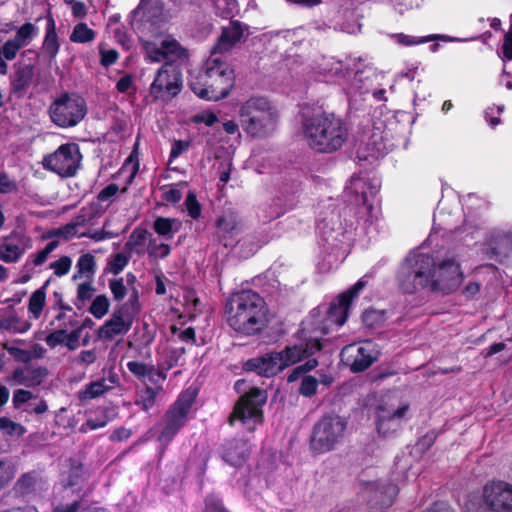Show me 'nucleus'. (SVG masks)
Returning a JSON list of instances; mask_svg holds the SVG:
<instances>
[{
  "mask_svg": "<svg viewBox=\"0 0 512 512\" xmlns=\"http://www.w3.org/2000/svg\"><path fill=\"white\" fill-rule=\"evenodd\" d=\"M402 274L412 281V287L403 284L408 293L421 287L449 294L456 291L463 281L460 265L453 257L436 261L431 255L421 252L406 258Z\"/></svg>",
  "mask_w": 512,
  "mask_h": 512,
  "instance_id": "nucleus-1",
  "label": "nucleus"
},
{
  "mask_svg": "<svg viewBox=\"0 0 512 512\" xmlns=\"http://www.w3.org/2000/svg\"><path fill=\"white\" fill-rule=\"evenodd\" d=\"M225 318L234 331L246 336L262 334L271 320L264 298L252 290H242L228 298Z\"/></svg>",
  "mask_w": 512,
  "mask_h": 512,
  "instance_id": "nucleus-2",
  "label": "nucleus"
},
{
  "mask_svg": "<svg viewBox=\"0 0 512 512\" xmlns=\"http://www.w3.org/2000/svg\"><path fill=\"white\" fill-rule=\"evenodd\" d=\"M301 126L304 141L315 152H335L348 138V129L343 120L331 113L304 115Z\"/></svg>",
  "mask_w": 512,
  "mask_h": 512,
  "instance_id": "nucleus-3",
  "label": "nucleus"
},
{
  "mask_svg": "<svg viewBox=\"0 0 512 512\" xmlns=\"http://www.w3.org/2000/svg\"><path fill=\"white\" fill-rule=\"evenodd\" d=\"M189 86L199 98L218 101L233 88L234 71L223 57L211 53L204 64V71L191 79Z\"/></svg>",
  "mask_w": 512,
  "mask_h": 512,
  "instance_id": "nucleus-4",
  "label": "nucleus"
},
{
  "mask_svg": "<svg viewBox=\"0 0 512 512\" xmlns=\"http://www.w3.org/2000/svg\"><path fill=\"white\" fill-rule=\"evenodd\" d=\"M240 126L250 137L262 138L274 132L278 122L276 107L265 97L254 96L240 104Z\"/></svg>",
  "mask_w": 512,
  "mask_h": 512,
  "instance_id": "nucleus-5",
  "label": "nucleus"
},
{
  "mask_svg": "<svg viewBox=\"0 0 512 512\" xmlns=\"http://www.w3.org/2000/svg\"><path fill=\"white\" fill-rule=\"evenodd\" d=\"M410 410L408 400L397 392L383 395L375 407V423L379 434L388 436L396 432Z\"/></svg>",
  "mask_w": 512,
  "mask_h": 512,
  "instance_id": "nucleus-6",
  "label": "nucleus"
},
{
  "mask_svg": "<svg viewBox=\"0 0 512 512\" xmlns=\"http://www.w3.org/2000/svg\"><path fill=\"white\" fill-rule=\"evenodd\" d=\"M196 394L195 389L189 388L185 390L178 397L174 405L166 412L163 419V427L158 436V441L163 450L184 426L196 398Z\"/></svg>",
  "mask_w": 512,
  "mask_h": 512,
  "instance_id": "nucleus-7",
  "label": "nucleus"
},
{
  "mask_svg": "<svg viewBox=\"0 0 512 512\" xmlns=\"http://www.w3.org/2000/svg\"><path fill=\"white\" fill-rule=\"evenodd\" d=\"M140 310L139 292L132 288L127 302L115 310L110 319L99 329V337L102 339H114L117 336L126 334L133 322V318Z\"/></svg>",
  "mask_w": 512,
  "mask_h": 512,
  "instance_id": "nucleus-8",
  "label": "nucleus"
},
{
  "mask_svg": "<svg viewBox=\"0 0 512 512\" xmlns=\"http://www.w3.org/2000/svg\"><path fill=\"white\" fill-rule=\"evenodd\" d=\"M347 423L338 415H326L313 429L311 448L316 453H325L334 449L344 437Z\"/></svg>",
  "mask_w": 512,
  "mask_h": 512,
  "instance_id": "nucleus-9",
  "label": "nucleus"
},
{
  "mask_svg": "<svg viewBox=\"0 0 512 512\" xmlns=\"http://www.w3.org/2000/svg\"><path fill=\"white\" fill-rule=\"evenodd\" d=\"M266 401L267 395L264 390L251 388L235 405L230 422L233 424L239 421L248 430L253 431L263 420L262 407Z\"/></svg>",
  "mask_w": 512,
  "mask_h": 512,
  "instance_id": "nucleus-10",
  "label": "nucleus"
},
{
  "mask_svg": "<svg viewBox=\"0 0 512 512\" xmlns=\"http://www.w3.org/2000/svg\"><path fill=\"white\" fill-rule=\"evenodd\" d=\"M380 185L376 179L352 177L346 186V196L349 202L356 206L355 215L359 219L368 220L371 217L373 201Z\"/></svg>",
  "mask_w": 512,
  "mask_h": 512,
  "instance_id": "nucleus-11",
  "label": "nucleus"
},
{
  "mask_svg": "<svg viewBox=\"0 0 512 512\" xmlns=\"http://www.w3.org/2000/svg\"><path fill=\"white\" fill-rule=\"evenodd\" d=\"M367 280L362 277L350 289L340 294L327 310L326 316L322 321V332L324 334L334 329H338L347 320L351 303L360 291L366 286Z\"/></svg>",
  "mask_w": 512,
  "mask_h": 512,
  "instance_id": "nucleus-12",
  "label": "nucleus"
},
{
  "mask_svg": "<svg viewBox=\"0 0 512 512\" xmlns=\"http://www.w3.org/2000/svg\"><path fill=\"white\" fill-rule=\"evenodd\" d=\"M182 88V76L179 69L171 64H164L156 73L150 85V95L154 100H170L177 96Z\"/></svg>",
  "mask_w": 512,
  "mask_h": 512,
  "instance_id": "nucleus-13",
  "label": "nucleus"
},
{
  "mask_svg": "<svg viewBox=\"0 0 512 512\" xmlns=\"http://www.w3.org/2000/svg\"><path fill=\"white\" fill-rule=\"evenodd\" d=\"M16 360L22 361L23 366L14 370L11 380L17 385L27 387L40 385L47 376L46 368L36 365L33 360L42 354H14Z\"/></svg>",
  "mask_w": 512,
  "mask_h": 512,
  "instance_id": "nucleus-14",
  "label": "nucleus"
},
{
  "mask_svg": "<svg viewBox=\"0 0 512 512\" xmlns=\"http://www.w3.org/2000/svg\"><path fill=\"white\" fill-rule=\"evenodd\" d=\"M300 354H261L248 360L244 368L259 375L270 377L289 365L288 361H296Z\"/></svg>",
  "mask_w": 512,
  "mask_h": 512,
  "instance_id": "nucleus-15",
  "label": "nucleus"
},
{
  "mask_svg": "<svg viewBox=\"0 0 512 512\" xmlns=\"http://www.w3.org/2000/svg\"><path fill=\"white\" fill-rule=\"evenodd\" d=\"M484 505L494 512H512V484L491 481L483 488Z\"/></svg>",
  "mask_w": 512,
  "mask_h": 512,
  "instance_id": "nucleus-16",
  "label": "nucleus"
},
{
  "mask_svg": "<svg viewBox=\"0 0 512 512\" xmlns=\"http://www.w3.org/2000/svg\"><path fill=\"white\" fill-rule=\"evenodd\" d=\"M148 55L152 61L169 60H185L188 58V51L172 36L165 37L160 46H152L148 48Z\"/></svg>",
  "mask_w": 512,
  "mask_h": 512,
  "instance_id": "nucleus-17",
  "label": "nucleus"
},
{
  "mask_svg": "<svg viewBox=\"0 0 512 512\" xmlns=\"http://www.w3.org/2000/svg\"><path fill=\"white\" fill-rule=\"evenodd\" d=\"M243 37L242 25L238 21H231L228 26L223 27L221 34L211 50V53L224 58Z\"/></svg>",
  "mask_w": 512,
  "mask_h": 512,
  "instance_id": "nucleus-18",
  "label": "nucleus"
},
{
  "mask_svg": "<svg viewBox=\"0 0 512 512\" xmlns=\"http://www.w3.org/2000/svg\"><path fill=\"white\" fill-rule=\"evenodd\" d=\"M127 367L138 378L144 381H148L152 384H158L166 379L165 372L172 367L170 363L167 367H159L155 369L154 366L146 365L138 361H130L127 363Z\"/></svg>",
  "mask_w": 512,
  "mask_h": 512,
  "instance_id": "nucleus-19",
  "label": "nucleus"
},
{
  "mask_svg": "<svg viewBox=\"0 0 512 512\" xmlns=\"http://www.w3.org/2000/svg\"><path fill=\"white\" fill-rule=\"evenodd\" d=\"M317 68L318 73L329 81H340L349 75V65L334 57H323Z\"/></svg>",
  "mask_w": 512,
  "mask_h": 512,
  "instance_id": "nucleus-20",
  "label": "nucleus"
},
{
  "mask_svg": "<svg viewBox=\"0 0 512 512\" xmlns=\"http://www.w3.org/2000/svg\"><path fill=\"white\" fill-rule=\"evenodd\" d=\"M117 382V375L110 373L108 378H102L87 385L84 390L78 392V397L80 400L94 399L103 395L106 391L112 389L117 384Z\"/></svg>",
  "mask_w": 512,
  "mask_h": 512,
  "instance_id": "nucleus-21",
  "label": "nucleus"
},
{
  "mask_svg": "<svg viewBox=\"0 0 512 512\" xmlns=\"http://www.w3.org/2000/svg\"><path fill=\"white\" fill-rule=\"evenodd\" d=\"M85 100L78 95H66V126L77 125L86 115Z\"/></svg>",
  "mask_w": 512,
  "mask_h": 512,
  "instance_id": "nucleus-22",
  "label": "nucleus"
},
{
  "mask_svg": "<svg viewBox=\"0 0 512 512\" xmlns=\"http://www.w3.org/2000/svg\"><path fill=\"white\" fill-rule=\"evenodd\" d=\"M152 235L144 228H135L125 243V250L130 254L144 255L149 247Z\"/></svg>",
  "mask_w": 512,
  "mask_h": 512,
  "instance_id": "nucleus-23",
  "label": "nucleus"
},
{
  "mask_svg": "<svg viewBox=\"0 0 512 512\" xmlns=\"http://www.w3.org/2000/svg\"><path fill=\"white\" fill-rule=\"evenodd\" d=\"M85 218L80 216L77 218V221L73 224H66V239L68 237H88L93 239L94 241H102L105 239L113 238V233L106 232L104 230H95L89 231L86 229H82V224L84 223Z\"/></svg>",
  "mask_w": 512,
  "mask_h": 512,
  "instance_id": "nucleus-24",
  "label": "nucleus"
},
{
  "mask_svg": "<svg viewBox=\"0 0 512 512\" xmlns=\"http://www.w3.org/2000/svg\"><path fill=\"white\" fill-rule=\"evenodd\" d=\"M34 76L32 65L25 64L17 68L14 76L11 78V91L14 94L22 95L30 86Z\"/></svg>",
  "mask_w": 512,
  "mask_h": 512,
  "instance_id": "nucleus-25",
  "label": "nucleus"
},
{
  "mask_svg": "<svg viewBox=\"0 0 512 512\" xmlns=\"http://www.w3.org/2000/svg\"><path fill=\"white\" fill-rule=\"evenodd\" d=\"M135 14L151 24L162 21V7L158 0H141L135 9Z\"/></svg>",
  "mask_w": 512,
  "mask_h": 512,
  "instance_id": "nucleus-26",
  "label": "nucleus"
},
{
  "mask_svg": "<svg viewBox=\"0 0 512 512\" xmlns=\"http://www.w3.org/2000/svg\"><path fill=\"white\" fill-rule=\"evenodd\" d=\"M249 454L248 444L244 441L230 442L224 452V459L233 466H239L245 462Z\"/></svg>",
  "mask_w": 512,
  "mask_h": 512,
  "instance_id": "nucleus-27",
  "label": "nucleus"
},
{
  "mask_svg": "<svg viewBox=\"0 0 512 512\" xmlns=\"http://www.w3.org/2000/svg\"><path fill=\"white\" fill-rule=\"evenodd\" d=\"M181 228V221L176 218L157 217L153 223L154 231L165 239H172Z\"/></svg>",
  "mask_w": 512,
  "mask_h": 512,
  "instance_id": "nucleus-28",
  "label": "nucleus"
},
{
  "mask_svg": "<svg viewBox=\"0 0 512 512\" xmlns=\"http://www.w3.org/2000/svg\"><path fill=\"white\" fill-rule=\"evenodd\" d=\"M58 37L55 31V23L52 18H49L46 26V35L43 42V53L47 54L50 59L55 58L59 50Z\"/></svg>",
  "mask_w": 512,
  "mask_h": 512,
  "instance_id": "nucleus-29",
  "label": "nucleus"
},
{
  "mask_svg": "<svg viewBox=\"0 0 512 512\" xmlns=\"http://www.w3.org/2000/svg\"><path fill=\"white\" fill-rule=\"evenodd\" d=\"M82 154L75 143L66 144V177L74 176L81 167Z\"/></svg>",
  "mask_w": 512,
  "mask_h": 512,
  "instance_id": "nucleus-30",
  "label": "nucleus"
},
{
  "mask_svg": "<svg viewBox=\"0 0 512 512\" xmlns=\"http://www.w3.org/2000/svg\"><path fill=\"white\" fill-rule=\"evenodd\" d=\"M69 38L73 43L89 44L95 40L96 32L86 23L80 22L74 26Z\"/></svg>",
  "mask_w": 512,
  "mask_h": 512,
  "instance_id": "nucleus-31",
  "label": "nucleus"
},
{
  "mask_svg": "<svg viewBox=\"0 0 512 512\" xmlns=\"http://www.w3.org/2000/svg\"><path fill=\"white\" fill-rule=\"evenodd\" d=\"M61 157H64V144L60 145L54 153L44 157V168L56 172L61 177H64V166Z\"/></svg>",
  "mask_w": 512,
  "mask_h": 512,
  "instance_id": "nucleus-32",
  "label": "nucleus"
},
{
  "mask_svg": "<svg viewBox=\"0 0 512 512\" xmlns=\"http://www.w3.org/2000/svg\"><path fill=\"white\" fill-rule=\"evenodd\" d=\"M95 261L90 254L82 255L77 262V274L73 276L74 280H90L94 272Z\"/></svg>",
  "mask_w": 512,
  "mask_h": 512,
  "instance_id": "nucleus-33",
  "label": "nucleus"
},
{
  "mask_svg": "<svg viewBox=\"0 0 512 512\" xmlns=\"http://www.w3.org/2000/svg\"><path fill=\"white\" fill-rule=\"evenodd\" d=\"M130 258L131 254L127 250L113 254L108 259L106 270L114 275H118L127 266Z\"/></svg>",
  "mask_w": 512,
  "mask_h": 512,
  "instance_id": "nucleus-34",
  "label": "nucleus"
},
{
  "mask_svg": "<svg viewBox=\"0 0 512 512\" xmlns=\"http://www.w3.org/2000/svg\"><path fill=\"white\" fill-rule=\"evenodd\" d=\"M29 327L30 324L27 321L21 320L16 315L12 314L0 317V330L23 333L27 331Z\"/></svg>",
  "mask_w": 512,
  "mask_h": 512,
  "instance_id": "nucleus-35",
  "label": "nucleus"
},
{
  "mask_svg": "<svg viewBox=\"0 0 512 512\" xmlns=\"http://www.w3.org/2000/svg\"><path fill=\"white\" fill-rule=\"evenodd\" d=\"M22 255V251L17 244L11 243L5 239L0 245V260L6 263L16 262Z\"/></svg>",
  "mask_w": 512,
  "mask_h": 512,
  "instance_id": "nucleus-36",
  "label": "nucleus"
},
{
  "mask_svg": "<svg viewBox=\"0 0 512 512\" xmlns=\"http://www.w3.org/2000/svg\"><path fill=\"white\" fill-rule=\"evenodd\" d=\"M362 320L367 328L374 330L382 327L387 318L384 311L370 309L363 313Z\"/></svg>",
  "mask_w": 512,
  "mask_h": 512,
  "instance_id": "nucleus-37",
  "label": "nucleus"
},
{
  "mask_svg": "<svg viewBox=\"0 0 512 512\" xmlns=\"http://www.w3.org/2000/svg\"><path fill=\"white\" fill-rule=\"evenodd\" d=\"M391 37L395 40L396 43H398L400 45L414 46V45L427 43L429 41H432V40L438 38L439 36L429 35V36H425V37H416V36H411V35H407L404 33H396V34L391 35Z\"/></svg>",
  "mask_w": 512,
  "mask_h": 512,
  "instance_id": "nucleus-38",
  "label": "nucleus"
},
{
  "mask_svg": "<svg viewBox=\"0 0 512 512\" xmlns=\"http://www.w3.org/2000/svg\"><path fill=\"white\" fill-rule=\"evenodd\" d=\"M36 485V474L34 472H28L23 474L15 484V490L21 495H27L31 493Z\"/></svg>",
  "mask_w": 512,
  "mask_h": 512,
  "instance_id": "nucleus-39",
  "label": "nucleus"
},
{
  "mask_svg": "<svg viewBox=\"0 0 512 512\" xmlns=\"http://www.w3.org/2000/svg\"><path fill=\"white\" fill-rule=\"evenodd\" d=\"M363 487L366 491L385 494L388 501H382L383 504L390 503L392 498L398 493V487L396 485L380 486L378 482H366L363 483Z\"/></svg>",
  "mask_w": 512,
  "mask_h": 512,
  "instance_id": "nucleus-40",
  "label": "nucleus"
},
{
  "mask_svg": "<svg viewBox=\"0 0 512 512\" xmlns=\"http://www.w3.org/2000/svg\"><path fill=\"white\" fill-rule=\"evenodd\" d=\"M37 34V27L28 22L22 25L13 38L17 43L20 44L21 47H24L29 44L32 38Z\"/></svg>",
  "mask_w": 512,
  "mask_h": 512,
  "instance_id": "nucleus-41",
  "label": "nucleus"
},
{
  "mask_svg": "<svg viewBox=\"0 0 512 512\" xmlns=\"http://www.w3.org/2000/svg\"><path fill=\"white\" fill-rule=\"evenodd\" d=\"M110 302L105 295H98L91 303L90 313L97 319L103 318L109 311Z\"/></svg>",
  "mask_w": 512,
  "mask_h": 512,
  "instance_id": "nucleus-42",
  "label": "nucleus"
},
{
  "mask_svg": "<svg viewBox=\"0 0 512 512\" xmlns=\"http://www.w3.org/2000/svg\"><path fill=\"white\" fill-rule=\"evenodd\" d=\"M216 13L222 18L232 17L238 10L236 0H214Z\"/></svg>",
  "mask_w": 512,
  "mask_h": 512,
  "instance_id": "nucleus-43",
  "label": "nucleus"
},
{
  "mask_svg": "<svg viewBox=\"0 0 512 512\" xmlns=\"http://www.w3.org/2000/svg\"><path fill=\"white\" fill-rule=\"evenodd\" d=\"M49 281L50 280H48L42 288L36 290L30 296V299H29V310L36 317L39 316V314L41 313V311H42V309L44 307V304H45L44 288L49 283Z\"/></svg>",
  "mask_w": 512,
  "mask_h": 512,
  "instance_id": "nucleus-44",
  "label": "nucleus"
},
{
  "mask_svg": "<svg viewBox=\"0 0 512 512\" xmlns=\"http://www.w3.org/2000/svg\"><path fill=\"white\" fill-rule=\"evenodd\" d=\"M156 395V390L146 387L139 392L136 399V405L140 406L143 410L148 411L154 406Z\"/></svg>",
  "mask_w": 512,
  "mask_h": 512,
  "instance_id": "nucleus-45",
  "label": "nucleus"
},
{
  "mask_svg": "<svg viewBox=\"0 0 512 512\" xmlns=\"http://www.w3.org/2000/svg\"><path fill=\"white\" fill-rule=\"evenodd\" d=\"M218 231L223 236L231 235L238 226L236 216L232 213L223 215L217 222Z\"/></svg>",
  "mask_w": 512,
  "mask_h": 512,
  "instance_id": "nucleus-46",
  "label": "nucleus"
},
{
  "mask_svg": "<svg viewBox=\"0 0 512 512\" xmlns=\"http://www.w3.org/2000/svg\"><path fill=\"white\" fill-rule=\"evenodd\" d=\"M94 288L90 282V280H83L78 284L77 287V299L76 305L80 308L85 304L87 300H90L93 296Z\"/></svg>",
  "mask_w": 512,
  "mask_h": 512,
  "instance_id": "nucleus-47",
  "label": "nucleus"
},
{
  "mask_svg": "<svg viewBox=\"0 0 512 512\" xmlns=\"http://www.w3.org/2000/svg\"><path fill=\"white\" fill-rule=\"evenodd\" d=\"M512 250V238L510 235L498 236L492 247L493 254L497 256H508Z\"/></svg>",
  "mask_w": 512,
  "mask_h": 512,
  "instance_id": "nucleus-48",
  "label": "nucleus"
},
{
  "mask_svg": "<svg viewBox=\"0 0 512 512\" xmlns=\"http://www.w3.org/2000/svg\"><path fill=\"white\" fill-rule=\"evenodd\" d=\"M64 95H60L50 107L52 121L60 127H64Z\"/></svg>",
  "mask_w": 512,
  "mask_h": 512,
  "instance_id": "nucleus-49",
  "label": "nucleus"
},
{
  "mask_svg": "<svg viewBox=\"0 0 512 512\" xmlns=\"http://www.w3.org/2000/svg\"><path fill=\"white\" fill-rule=\"evenodd\" d=\"M85 482V472L80 463L72 462L69 471V486H79V489Z\"/></svg>",
  "mask_w": 512,
  "mask_h": 512,
  "instance_id": "nucleus-50",
  "label": "nucleus"
},
{
  "mask_svg": "<svg viewBox=\"0 0 512 512\" xmlns=\"http://www.w3.org/2000/svg\"><path fill=\"white\" fill-rule=\"evenodd\" d=\"M109 288L116 301H122L128 295V288L123 277L111 279L109 281Z\"/></svg>",
  "mask_w": 512,
  "mask_h": 512,
  "instance_id": "nucleus-51",
  "label": "nucleus"
},
{
  "mask_svg": "<svg viewBox=\"0 0 512 512\" xmlns=\"http://www.w3.org/2000/svg\"><path fill=\"white\" fill-rule=\"evenodd\" d=\"M147 252L150 257L165 258L170 253V246L165 243H158L151 238Z\"/></svg>",
  "mask_w": 512,
  "mask_h": 512,
  "instance_id": "nucleus-52",
  "label": "nucleus"
},
{
  "mask_svg": "<svg viewBox=\"0 0 512 512\" xmlns=\"http://www.w3.org/2000/svg\"><path fill=\"white\" fill-rule=\"evenodd\" d=\"M376 360L377 359L371 357L370 354H358L357 357L353 360L350 369L355 373L364 371Z\"/></svg>",
  "mask_w": 512,
  "mask_h": 512,
  "instance_id": "nucleus-53",
  "label": "nucleus"
},
{
  "mask_svg": "<svg viewBox=\"0 0 512 512\" xmlns=\"http://www.w3.org/2000/svg\"><path fill=\"white\" fill-rule=\"evenodd\" d=\"M191 121L194 124H205L206 126L211 127L218 122V117L215 113L205 110L193 115L191 117Z\"/></svg>",
  "mask_w": 512,
  "mask_h": 512,
  "instance_id": "nucleus-54",
  "label": "nucleus"
},
{
  "mask_svg": "<svg viewBox=\"0 0 512 512\" xmlns=\"http://www.w3.org/2000/svg\"><path fill=\"white\" fill-rule=\"evenodd\" d=\"M21 48L22 47L20 46V44L17 43L14 39H9L1 47L0 55H2L4 59L11 61L16 57L18 51Z\"/></svg>",
  "mask_w": 512,
  "mask_h": 512,
  "instance_id": "nucleus-55",
  "label": "nucleus"
},
{
  "mask_svg": "<svg viewBox=\"0 0 512 512\" xmlns=\"http://www.w3.org/2000/svg\"><path fill=\"white\" fill-rule=\"evenodd\" d=\"M0 430L11 436L15 434L22 435L24 433V429L20 424L6 417H0Z\"/></svg>",
  "mask_w": 512,
  "mask_h": 512,
  "instance_id": "nucleus-56",
  "label": "nucleus"
},
{
  "mask_svg": "<svg viewBox=\"0 0 512 512\" xmlns=\"http://www.w3.org/2000/svg\"><path fill=\"white\" fill-rule=\"evenodd\" d=\"M318 381L312 376H305L301 381L299 392L305 397H311L316 393Z\"/></svg>",
  "mask_w": 512,
  "mask_h": 512,
  "instance_id": "nucleus-57",
  "label": "nucleus"
},
{
  "mask_svg": "<svg viewBox=\"0 0 512 512\" xmlns=\"http://www.w3.org/2000/svg\"><path fill=\"white\" fill-rule=\"evenodd\" d=\"M185 206L188 214L193 218H199L201 214V206L197 201L196 195L193 192H189L185 199Z\"/></svg>",
  "mask_w": 512,
  "mask_h": 512,
  "instance_id": "nucleus-58",
  "label": "nucleus"
},
{
  "mask_svg": "<svg viewBox=\"0 0 512 512\" xmlns=\"http://www.w3.org/2000/svg\"><path fill=\"white\" fill-rule=\"evenodd\" d=\"M316 366L317 361L315 359H309L305 364L298 365L293 369L292 373L288 376V381L293 382L297 380L301 374L313 370Z\"/></svg>",
  "mask_w": 512,
  "mask_h": 512,
  "instance_id": "nucleus-59",
  "label": "nucleus"
},
{
  "mask_svg": "<svg viewBox=\"0 0 512 512\" xmlns=\"http://www.w3.org/2000/svg\"><path fill=\"white\" fill-rule=\"evenodd\" d=\"M45 341L50 349L56 348L57 345L64 343V328L59 325L53 332L48 334Z\"/></svg>",
  "mask_w": 512,
  "mask_h": 512,
  "instance_id": "nucleus-60",
  "label": "nucleus"
},
{
  "mask_svg": "<svg viewBox=\"0 0 512 512\" xmlns=\"http://www.w3.org/2000/svg\"><path fill=\"white\" fill-rule=\"evenodd\" d=\"M100 63L104 67L113 65L119 58V53L115 49H104L100 47Z\"/></svg>",
  "mask_w": 512,
  "mask_h": 512,
  "instance_id": "nucleus-61",
  "label": "nucleus"
},
{
  "mask_svg": "<svg viewBox=\"0 0 512 512\" xmlns=\"http://www.w3.org/2000/svg\"><path fill=\"white\" fill-rule=\"evenodd\" d=\"M393 8L400 14L419 7V0H390Z\"/></svg>",
  "mask_w": 512,
  "mask_h": 512,
  "instance_id": "nucleus-62",
  "label": "nucleus"
},
{
  "mask_svg": "<svg viewBox=\"0 0 512 512\" xmlns=\"http://www.w3.org/2000/svg\"><path fill=\"white\" fill-rule=\"evenodd\" d=\"M109 419L106 415H102L101 418L93 419L89 418L85 424H83L80 428L82 432H87L91 430H96L98 428L104 427L108 423Z\"/></svg>",
  "mask_w": 512,
  "mask_h": 512,
  "instance_id": "nucleus-63",
  "label": "nucleus"
},
{
  "mask_svg": "<svg viewBox=\"0 0 512 512\" xmlns=\"http://www.w3.org/2000/svg\"><path fill=\"white\" fill-rule=\"evenodd\" d=\"M163 199L170 203H177L182 198V192L176 186H166L162 188Z\"/></svg>",
  "mask_w": 512,
  "mask_h": 512,
  "instance_id": "nucleus-64",
  "label": "nucleus"
}]
</instances>
